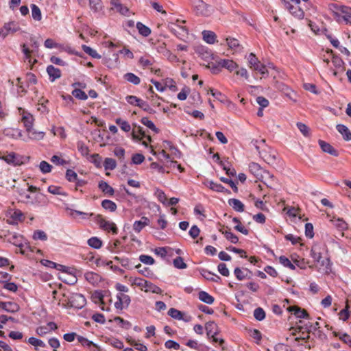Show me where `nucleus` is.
<instances>
[{"mask_svg":"<svg viewBox=\"0 0 351 351\" xmlns=\"http://www.w3.org/2000/svg\"><path fill=\"white\" fill-rule=\"evenodd\" d=\"M18 112L19 115L21 116V122L26 129L29 138L37 141L43 139L45 136V132H37L33 128L34 119L32 114L22 108H18Z\"/></svg>","mask_w":351,"mask_h":351,"instance_id":"nucleus-1","label":"nucleus"},{"mask_svg":"<svg viewBox=\"0 0 351 351\" xmlns=\"http://www.w3.org/2000/svg\"><path fill=\"white\" fill-rule=\"evenodd\" d=\"M185 21L176 20L175 23H171L168 28L178 38L185 41L189 36V30L184 25Z\"/></svg>","mask_w":351,"mask_h":351,"instance_id":"nucleus-2","label":"nucleus"},{"mask_svg":"<svg viewBox=\"0 0 351 351\" xmlns=\"http://www.w3.org/2000/svg\"><path fill=\"white\" fill-rule=\"evenodd\" d=\"M132 285L139 287L145 292H152L156 294H161L162 293V289L159 287L141 278H135L132 282Z\"/></svg>","mask_w":351,"mask_h":351,"instance_id":"nucleus-3","label":"nucleus"},{"mask_svg":"<svg viewBox=\"0 0 351 351\" xmlns=\"http://www.w3.org/2000/svg\"><path fill=\"white\" fill-rule=\"evenodd\" d=\"M249 170L257 179L263 180L266 178L273 179L274 176L269 171L264 170L258 163L250 162L249 164Z\"/></svg>","mask_w":351,"mask_h":351,"instance_id":"nucleus-4","label":"nucleus"},{"mask_svg":"<svg viewBox=\"0 0 351 351\" xmlns=\"http://www.w3.org/2000/svg\"><path fill=\"white\" fill-rule=\"evenodd\" d=\"M95 220L102 230L112 231L114 234H117L118 228L114 222L106 220L101 215H95Z\"/></svg>","mask_w":351,"mask_h":351,"instance_id":"nucleus-5","label":"nucleus"},{"mask_svg":"<svg viewBox=\"0 0 351 351\" xmlns=\"http://www.w3.org/2000/svg\"><path fill=\"white\" fill-rule=\"evenodd\" d=\"M325 250V246L323 245L315 244L314 245L311 250V256L317 263H320L322 265H325V261L322 260V253ZM326 261L329 263V259L326 258Z\"/></svg>","mask_w":351,"mask_h":351,"instance_id":"nucleus-6","label":"nucleus"},{"mask_svg":"<svg viewBox=\"0 0 351 351\" xmlns=\"http://www.w3.org/2000/svg\"><path fill=\"white\" fill-rule=\"evenodd\" d=\"M31 41V47L32 48V50H30L28 47H26L25 44H23L22 45V51L23 53L25 54V58L28 60L30 64H34L37 62L36 59L32 60V53L34 52V51H38L39 47V43L37 40H36L34 38H30Z\"/></svg>","mask_w":351,"mask_h":351,"instance_id":"nucleus-7","label":"nucleus"},{"mask_svg":"<svg viewBox=\"0 0 351 351\" xmlns=\"http://www.w3.org/2000/svg\"><path fill=\"white\" fill-rule=\"evenodd\" d=\"M20 30L19 24L14 21L5 23L0 30V36L6 37L10 34H14Z\"/></svg>","mask_w":351,"mask_h":351,"instance_id":"nucleus-8","label":"nucleus"},{"mask_svg":"<svg viewBox=\"0 0 351 351\" xmlns=\"http://www.w3.org/2000/svg\"><path fill=\"white\" fill-rule=\"evenodd\" d=\"M86 298L80 293H73L69 299V304L71 307L82 308L86 304Z\"/></svg>","mask_w":351,"mask_h":351,"instance_id":"nucleus-9","label":"nucleus"},{"mask_svg":"<svg viewBox=\"0 0 351 351\" xmlns=\"http://www.w3.org/2000/svg\"><path fill=\"white\" fill-rule=\"evenodd\" d=\"M117 298V301L114 303V306L119 310L128 307L131 302L130 297L123 293H119Z\"/></svg>","mask_w":351,"mask_h":351,"instance_id":"nucleus-10","label":"nucleus"},{"mask_svg":"<svg viewBox=\"0 0 351 351\" xmlns=\"http://www.w3.org/2000/svg\"><path fill=\"white\" fill-rule=\"evenodd\" d=\"M0 160H3L6 163L12 165L14 166H19L23 163L21 159L18 157L17 154L14 152H11L0 156Z\"/></svg>","mask_w":351,"mask_h":351,"instance_id":"nucleus-11","label":"nucleus"},{"mask_svg":"<svg viewBox=\"0 0 351 351\" xmlns=\"http://www.w3.org/2000/svg\"><path fill=\"white\" fill-rule=\"evenodd\" d=\"M168 315L177 320H183L186 322H189L191 320V316L185 315L182 311L171 308L168 311Z\"/></svg>","mask_w":351,"mask_h":351,"instance_id":"nucleus-12","label":"nucleus"},{"mask_svg":"<svg viewBox=\"0 0 351 351\" xmlns=\"http://www.w3.org/2000/svg\"><path fill=\"white\" fill-rule=\"evenodd\" d=\"M195 11L197 14L208 16L210 14V7L202 1H198L195 5Z\"/></svg>","mask_w":351,"mask_h":351,"instance_id":"nucleus-13","label":"nucleus"},{"mask_svg":"<svg viewBox=\"0 0 351 351\" xmlns=\"http://www.w3.org/2000/svg\"><path fill=\"white\" fill-rule=\"evenodd\" d=\"M259 154L267 164H274L276 160V153L272 149L262 150L259 152Z\"/></svg>","mask_w":351,"mask_h":351,"instance_id":"nucleus-14","label":"nucleus"},{"mask_svg":"<svg viewBox=\"0 0 351 351\" xmlns=\"http://www.w3.org/2000/svg\"><path fill=\"white\" fill-rule=\"evenodd\" d=\"M6 234L8 237V241L17 247H21L23 243H26L23 237L19 234L8 232Z\"/></svg>","mask_w":351,"mask_h":351,"instance_id":"nucleus-15","label":"nucleus"},{"mask_svg":"<svg viewBox=\"0 0 351 351\" xmlns=\"http://www.w3.org/2000/svg\"><path fill=\"white\" fill-rule=\"evenodd\" d=\"M332 6L337 10V11L343 14V19L346 23H349L351 21V8L346 5H332Z\"/></svg>","mask_w":351,"mask_h":351,"instance_id":"nucleus-16","label":"nucleus"},{"mask_svg":"<svg viewBox=\"0 0 351 351\" xmlns=\"http://www.w3.org/2000/svg\"><path fill=\"white\" fill-rule=\"evenodd\" d=\"M217 63L218 64L219 66L225 68L230 72L233 71L239 67V65L232 60L220 59L217 62Z\"/></svg>","mask_w":351,"mask_h":351,"instance_id":"nucleus-17","label":"nucleus"},{"mask_svg":"<svg viewBox=\"0 0 351 351\" xmlns=\"http://www.w3.org/2000/svg\"><path fill=\"white\" fill-rule=\"evenodd\" d=\"M285 6L294 16L300 19L304 18V13L298 6L293 5L288 1H285Z\"/></svg>","mask_w":351,"mask_h":351,"instance_id":"nucleus-18","label":"nucleus"},{"mask_svg":"<svg viewBox=\"0 0 351 351\" xmlns=\"http://www.w3.org/2000/svg\"><path fill=\"white\" fill-rule=\"evenodd\" d=\"M318 143L324 152L328 153L333 156H339V152L335 149L330 144L322 140H319Z\"/></svg>","mask_w":351,"mask_h":351,"instance_id":"nucleus-19","label":"nucleus"},{"mask_svg":"<svg viewBox=\"0 0 351 351\" xmlns=\"http://www.w3.org/2000/svg\"><path fill=\"white\" fill-rule=\"evenodd\" d=\"M289 312L293 313L294 315L298 318H308V313L305 309H302L297 306H291L287 308Z\"/></svg>","mask_w":351,"mask_h":351,"instance_id":"nucleus-20","label":"nucleus"},{"mask_svg":"<svg viewBox=\"0 0 351 351\" xmlns=\"http://www.w3.org/2000/svg\"><path fill=\"white\" fill-rule=\"evenodd\" d=\"M110 4L112 5V10H116L117 12H119L120 14L123 15H127L129 10L128 8L121 4L119 0H112L110 1Z\"/></svg>","mask_w":351,"mask_h":351,"instance_id":"nucleus-21","label":"nucleus"},{"mask_svg":"<svg viewBox=\"0 0 351 351\" xmlns=\"http://www.w3.org/2000/svg\"><path fill=\"white\" fill-rule=\"evenodd\" d=\"M0 307L10 313H15L19 310V306L13 302H1Z\"/></svg>","mask_w":351,"mask_h":351,"instance_id":"nucleus-22","label":"nucleus"},{"mask_svg":"<svg viewBox=\"0 0 351 351\" xmlns=\"http://www.w3.org/2000/svg\"><path fill=\"white\" fill-rule=\"evenodd\" d=\"M149 224V219L146 217H141V220L134 221L133 224L134 230L138 233L140 232L146 226Z\"/></svg>","mask_w":351,"mask_h":351,"instance_id":"nucleus-23","label":"nucleus"},{"mask_svg":"<svg viewBox=\"0 0 351 351\" xmlns=\"http://www.w3.org/2000/svg\"><path fill=\"white\" fill-rule=\"evenodd\" d=\"M205 329L208 338H210V336L217 335L219 332V328L214 322H207L205 325Z\"/></svg>","mask_w":351,"mask_h":351,"instance_id":"nucleus-24","label":"nucleus"},{"mask_svg":"<svg viewBox=\"0 0 351 351\" xmlns=\"http://www.w3.org/2000/svg\"><path fill=\"white\" fill-rule=\"evenodd\" d=\"M47 72L49 75V78L51 82H53L61 77V71L59 69L54 67L53 65H49L47 67Z\"/></svg>","mask_w":351,"mask_h":351,"instance_id":"nucleus-25","label":"nucleus"},{"mask_svg":"<svg viewBox=\"0 0 351 351\" xmlns=\"http://www.w3.org/2000/svg\"><path fill=\"white\" fill-rule=\"evenodd\" d=\"M226 41L229 49L232 50L234 52L239 51L241 49L239 41L237 39L232 37H227L226 38Z\"/></svg>","mask_w":351,"mask_h":351,"instance_id":"nucleus-26","label":"nucleus"},{"mask_svg":"<svg viewBox=\"0 0 351 351\" xmlns=\"http://www.w3.org/2000/svg\"><path fill=\"white\" fill-rule=\"evenodd\" d=\"M132 137L134 140L141 141L143 138H147L149 141L152 138L150 136H146L145 132L141 126H138L136 130H133L131 133Z\"/></svg>","mask_w":351,"mask_h":351,"instance_id":"nucleus-27","label":"nucleus"},{"mask_svg":"<svg viewBox=\"0 0 351 351\" xmlns=\"http://www.w3.org/2000/svg\"><path fill=\"white\" fill-rule=\"evenodd\" d=\"M337 130L342 135L346 141L351 140V132L347 126L343 124H338L336 126Z\"/></svg>","mask_w":351,"mask_h":351,"instance_id":"nucleus-28","label":"nucleus"},{"mask_svg":"<svg viewBox=\"0 0 351 351\" xmlns=\"http://www.w3.org/2000/svg\"><path fill=\"white\" fill-rule=\"evenodd\" d=\"M98 188L106 195H108L109 196H112L114 193V189L110 186L105 181H100L98 184Z\"/></svg>","mask_w":351,"mask_h":351,"instance_id":"nucleus-29","label":"nucleus"},{"mask_svg":"<svg viewBox=\"0 0 351 351\" xmlns=\"http://www.w3.org/2000/svg\"><path fill=\"white\" fill-rule=\"evenodd\" d=\"M84 277L86 280L92 285H97L101 281V276L93 271L85 273Z\"/></svg>","mask_w":351,"mask_h":351,"instance_id":"nucleus-30","label":"nucleus"},{"mask_svg":"<svg viewBox=\"0 0 351 351\" xmlns=\"http://www.w3.org/2000/svg\"><path fill=\"white\" fill-rule=\"evenodd\" d=\"M202 36L204 40L208 44H213L216 41V34L215 32L208 30H204L202 32Z\"/></svg>","mask_w":351,"mask_h":351,"instance_id":"nucleus-31","label":"nucleus"},{"mask_svg":"<svg viewBox=\"0 0 351 351\" xmlns=\"http://www.w3.org/2000/svg\"><path fill=\"white\" fill-rule=\"evenodd\" d=\"M197 53H199V57L208 63H209L210 60H213V53L211 51H208L204 47H199L197 50Z\"/></svg>","mask_w":351,"mask_h":351,"instance_id":"nucleus-32","label":"nucleus"},{"mask_svg":"<svg viewBox=\"0 0 351 351\" xmlns=\"http://www.w3.org/2000/svg\"><path fill=\"white\" fill-rule=\"evenodd\" d=\"M228 204L235 211L243 212L244 210V204L237 199H230Z\"/></svg>","mask_w":351,"mask_h":351,"instance_id":"nucleus-33","label":"nucleus"},{"mask_svg":"<svg viewBox=\"0 0 351 351\" xmlns=\"http://www.w3.org/2000/svg\"><path fill=\"white\" fill-rule=\"evenodd\" d=\"M199 299L208 304H211L214 302V298L206 291H201L198 294Z\"/></svg>","mask_w":351,"mask_h":351,"instance_id":"nucleus-34","label":"nucleus"},{"mask_svg":"<svg viewBox=\"0 0 351 351\" xmlns=\"http://www.w3.org/2000/svg\"><path fill=\"white\" fill-rule=\"evenodd\" d=\"M123 79L134 85H138L141 83L140 77L133 73H125L123 75Z\"/></svg>","mask_w":351,"mask_h":351,"instance_id":"nucleus-35","label":"nucleus"},{"mask_svg":"<svg viewBox=\"0 0 351 351\" xmlns=\"http://www.w3.org/2000/svg\"><path fill=\"white\" fill-rule=\"evenodd\" d=\"M201 274L204 278L210 281L218 282L221 279L219 276L206 269H203Z\"/></svg>","mask_w":351,"mask_h":351,"instance_id":"nucleus-36","label":"nucleus"},{"mask_svg":"<svg viewBox=\"0 0 351 351\" xmlns=\"http://www.w3.org/2000/svg\"><path fill=\"white\" fill-rule=\"evenodd\" d=\"M208 186L213 191H217V192H227L230 193V191L225 189L224 186H223L221 184L214 182L213 181H209L208 182Z\"/></svg>","mask_w":351,"mask_h":351,"instance_id":"nucleus-37","label":"nucleus"},{"mask_svg":"<svg viewBox=\"0 0 351 351\" xmlns=\"http://www.w3.org/2000/svg\"><path fill=\"white\" fill-rule=\"evenodd\" d=\"M77 339L83 346H87L88 348H90V346H93L96 349L95 351L99 350V347L97 344L94 343L93 341H89L88 339L82 336L78 335L77 337Z\"/></svg>","mask_w":351,"mask_h":351,"instance_id":"nucleus-38","label":"nucleus"},{"mask_svg":"<svg viewBox=\"0 0 351 351\" xmlns=\"http://www.w3.org/2000/svg\"><path fill=\"white\" fill-rule=\"evenodd\" d=\"M250 273L249 270L247 269H240L239 267H236L234 271V274L236 278L239 280H243L247 277V274Z\"/></svg>","mask_w":351,"mask_h":351,"instance_id":"nucleus-39","label":"nucleus"},{"mask_svg":"<svg viewBox=\"0 0 351 351\" xmlns=\"http://www.w3.org/2000/svg\"><path fill=\"white\" fill-rule=\"evenodd\" d=\"M101 206L106 210L114 212L116 210L117 206V204L109 199H104L101 202Z\"/></svg>","mask_w":351,"mask_h":351,"instance_id":"nucleus-40","label":"nucleus"},{"mask_svg":"<svg viewBox=\"0 0 351 351\" xmlns=\"http://www.w3.org/2000/svg\"><path fill=\"white\" fill-rule=\"evenodd\" d=\"M163 84L166 88H168L170 90L176 92L178 90L176 82L170 77H167L163 80Z\"/></svg>","mask_w":351,"mask_h":351,"instance_id":"nucleus-41","label":"nucleus"},{"mask_svg":"<svg viewBox=\"0 0 351 351\" xmlns=\"http://www.w3.org/2000/svg\"><path fill=\"white\" fill-rule=\"evenodd\" d=\"M90 10L94 12H98L102 10L101 0H88Z\"/></svg>","mask_w":351,"mask_h":351,"instance_id":"nucleus-42","label":"nucleus"},{"mask_svg":"<svg viewBox=\"0 0 351 351\" xmlns=\"http://www.w3.org/2000/svg\"><path fill=\"white\" fill-rule=\"evenodd\" d=\"M232 221L237 225L234 226V229L245 235H247L249 234V230L246 229L243 226H242L241 222L239 219L237 217H234L232 219Z\"/></svg>","mask_w":351,"mask_h":351,"instance_id":"nucleus-43","label":"nucleus"},{"mask_svg":"<svg viewBox=\"0 0 351 351\" xmlns=\"http://www.w3.org/2000/svg\"><path fill=\"white\" fill-rule=\"evenodd\" d=\"M115 123L118 125H119V127L121 128V129L123 131H124L125 132H128L131 130V126H130V123L127 121H125V120L122 119L121 118H117L115 119Z\"/></svg>","mask_w":351,"mask_h":351,"instance_id":"nucleus-44","label":"nucleus"},{"mask_svg":"<svg viewBox=\"0 0 351 351\" xmlns=\"http://www.w3.org/2000/svg\"><path fill=\"white\" fill-rule=\"evenodd\" d=\"M136 28L142 36L147 37L151 34V29L141 22L136 23Z\"/></svg>","mask_w":351,"mask_h":351,"instance_id":"nucleus-45","label":"nucleus"},{"mask_svg":"<svg viewBox=\"0 0 351 351\" xmlns=\"http://www.w3.org/2000/svg\"><path fill=\"white\" fill-rule=\"evenodd\" d=\"M70 215L74 218H76L77 216L79 215V216L82 217V219H88L90 217L93 216L94 214L92 213H88L78 211V210H73V209H70Z\"/></svg>","mask_w":351,"mask_h":351,"instance_id":"nucleus-46","label":"nucleus"},{"mask_svg":"<svg viewBox=\"0 0 351 351\" xmlns=\"http://www.w3.org/2000/svg\"><path fill=\"white\" fill-rule=\"evenodd\" d=\"M32 16L35 21H40L42 19V14L40 8L35 4L31 5Z\"/></svg>","mask_w":351,"mask_h":351,"instance_id":"nucleus-47","label":"nucleus"},{"mask_svg":"<svg viewBox=\"0 0 351 351\" xmlns=\"http://www.w3.org/2000/svg\"><path fill=\"white\" fill-rule=\"evenodd\" d=\"M82 48L86 53L88 54L92 58L97 59H100L101 58V55H99L96 50L92 49L91 47L87 45H83L82 46Z\"/></svg>","mask_w":351,"mask_h":351,"instance_id":"nucleus-48","label":"nucleus"},{"mask_svg":"<svg viewBox=\"0 0 351 351\" xmlns=\"http://www.w3.org/2000/svg\"><path fill=\"white\" fill-rule=\"evenodd\" d=\"M88 244L89 246L95 248L99 249L102 246V241L99 238L96 237H93L90 238L88 241Z\"/></svg>","mask_w":351,"mask_h":351,"instance_id":"nucleus-49","label":"nucleus"},{"mask_svg":"<svg viewBox=\"0 0 351 351\" xmlns=\"http://www.w3.org/2000/svg\"><path fill=\"white\" fill-rule=\"evenodd\" d=\"M47 191L49 193L53 195L66 196V193L62 191V188L60 186L51 185L48 187Z\"/></svg>","mask_w":351,"mask_h":351,"instance_id":"nucleus-50","label":"nucleus"},{"mask_svg":"<svg viewBox=\"0 0 351 351\" xmlns=\"http://www.w3.org/2000/svg\"><path fill=\"white\" fill-rule=\"evenodd\" d=\"M141 122L148 128L155 132L156 133L158 132V129L156 127L154 123L149 120L147 117H143L141 120Z\"/></svg>","mask_w":351,"mask_h":351,"instance_id":"nucleus-51","label":"nucleus"},{"mask_svg":"<svg viewBox=\"0 0 351 351\" xmlns=\"http://www.w3.org/2000/svg\"><path fill=\"white\" fill-rule=\"evenodd\" d=\"M279 262L283 266L288 267L292 270H294L295 269L294 263H292L291 261L285 256H281L279 257Z\"/></svg>","mask_w":351,"mask_h":351,"instance_id":"nucleus-52","label":"nucleus"},{"mask_svg":"<svg viewBox=\"0 0 351 351\" xmlns=\"http://www.w3.org/2000/svg\"><path fill=\"white\" fill-rule=\"evenodd\" d=\"M104 166L106 170H113L116 168L117 163L114 159L106 158L104 160Z\"/></svg>","mask_w":351,"mask_h":351,"instance_id":"nucleus-53","label":"nucleus"},{"mask_svg":"<svg viewBox=\"0 0 351 351\" xmlns=\"http://www.w3.org/2000/svg\"><path fill=\"white\" fill-rule=\"evenodd\" d=\"M72 95L75 98L81 100H86L88 99V95L86 94V93L80 88L74 89L72 91Z\"/></svg>","mask_w":351,"mask_h":351,"instance_id":"nucleus-54","label":"nucleus"},{"mask_svg":"<svg viewBox=\"0 0 351 351\" xmlns=\"http://www.w3.org/2000/svg\"><path fill=\"white\" fill-rule=\"evenodd\" d=\"M223 234H224L225 237L230 241L232 243H237L239 241V238L237 235L233 234L230 230H224L222 231Z\"/></svg>","mask_w":351,"mask_h":351,"instance_id":"nucleus-55","label":"nucleus"},{"mask_svg":"<svg viewBox=\"0 0 351 351\" xmlns=\"http://www.w3.org/2000/svg\"><path fill=\"white\" fill-rule=\"evenodd\" d=\"M138 269L139 274L143 275L145 277H149L152 275V271L148 267H142L141 264L138 263L135 267Z\"/></svg>","mask_w":351,"mask_h":351,"instance_id":"nucleus-56","label":"nucleus"},{"mask_svg":"<svg viewBox=\"0 0 351 351\" xmlns=\"http://www.w3.org/2000/svg\"><path fill=\"white\" fill-rule=\"evenodd\" d=\"M27 342L29 344H31L35 347H41V348L46 347V344L45 343V342L43 341H42L41 339L35 338V337H29L27 340Z\"/></svg>","mask_w":351,"mask_h":351,"instance_id":"nucleus-57","label":"nucleus"},{"mask_svg":"<svg viewBox=\"0 0 351 351\" xmlns=\"http://www.w3.org/2000/svg\"><path fill=\"white\" fill-rule=\"evenodd\" d=\"M39 169L43 173H47L51 171L52 166L47 162L43 160L40 162Z\"/></svg>","mask_w":351,"mask_h":351,"instance_id":"nucleus-58","label":"nucleus"},{"mask_svg":"<svg viewBox=\"0 0 351 351\" xmlns=\"http://www.w3.org/2000/svg\"><path fill=\"white\" fill-rule=\"evenodd\" d=\"M254 316L256 320L262 321L265 318V312L261 307L256 308L254 311Z\"/></svg>","mask_w":351,"mask_h":351,"instance_id":"nucleus-59","label":"nucleus"},{"mask_svg":"<svg viewBox=\"0 0 351 351\" xmlns=\"http://www.w3.org/2000/svg\"><path fill=\"white\" fill-rule=\"evenodd\" d=\"M333 335L335 337H338L345 343L351 345V337L347 333L340 335L339 332L335 331L333 332Z\"/></svg>","mask_w":351,"mask_h":351,"instance_id":"nucleus-60","label":"nucleus"},{"mask_svg":"<svg viewBox=\"0 0 351 351\" xmlns=\"http://www.w3.org/2000/svg\"><path fill=\"white\" fill-rule=\"evenodd\" d=\"M173 263L174 267L178 269H185L187 267L186 264L184 262L183 258L180 256L176 257L173 260Z\"/></svg>","mask_w":351,"mask_h":351,"instance_id":"nucleus-61","label":"nucleus"},{"mask_svg":"<svg viewBox=\"0 0 351 351\" xmlns=\"http://www.w3.org/2000/svg\"><path fill=\"white\" fill-rule=\"evenodd\" d=\"M14 222L21 221L23 219V214L20 210H15L10 216Z\"/></svg>","mask_w":351,"mask_h":351,"instance_id":"nucleus-62","label":"nucleus"},{"mask_svg":"<svg viewBox=\"0 0 351 351\" xmlns=\"http://www.w3.org/2000/svg\"><path fill=\"white\" fill-rule=\"evenodd\" d=\"M334 225L339 229L343 230L348 228V225L344 220L341 218H337L332 220Z\"/></svg>","mask_w":351,"mask_h":351,"instance_id":"nucleus-63","label":"nucleus"},{"mask_svg":"<svg viewBox=\"0 0 351 351\" xmlns=\"http://www.w3.org/2000/svg\"><path fill=\"white\" fill-rule=\"evenodd\" d=\"M252 69L257 71L262 75H264L265 74L267 73V69L263 64H262L261 62H258L257 64H256Z\"/></svg>","mask_w":351,"mask_h":351,"instance_id":"nucleus-64","label":"nucleus"}]
</instances>
